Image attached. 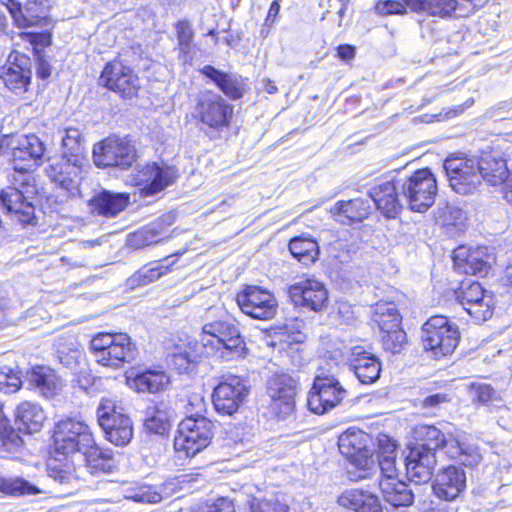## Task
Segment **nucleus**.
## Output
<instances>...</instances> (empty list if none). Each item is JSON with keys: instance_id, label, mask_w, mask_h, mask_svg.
<instances>
[{"instance_id": "obj_1", "label": "nucleus", "mask_w": 512, "mask_h": 512, "mask_svg": "<svg viewBox=\"0 0 512 512\" xmlns=\"http://www.w3.org/2000/svg\"><path fill=\"white\" fill-rule=\"evenodd\" d=\"M414 438L416 440L414 447H423L434 453L436 450L442 449L449 458L457 459L465 466L473 467L482 459L476 446L468 444L452 434L447 437L435 426H417L414 429Z\"/></svg>"}, {"instance_id": "obj_2", "label": "nucleus", "mask_w": 512, "mask_h": 512, "mask_svg": "<svg viewBox=\"0 0 512 512\" xmlns=\"http://www.w3.org/2000/svg\"><path fill=\"white\" fill-rule=\"evenodd\" d=\"M200 343L206 354H217L224 360L245 355L246 345L238 327L229 320L218 319L202 327Z\"/></svg>"}, {"instance_id": "obj_3", "label": "nucleus", "mask_w": 512, "mask_h": 512, "mask_svg": "<svg viewBox=\"0 0 512 512\" xmlns=\"http://www.w3.org/2000/svg\"><path fill=\"white\" fill-rule=\"evenodd\" d=\"M90 350L99 365L113 370L135 357V345L126 333H97L90 341Z\"/></svg>"}, {"instance_id": "obj_4", "label": "nucleus", "mask_w": 512, "mask_h": 512, "mask_svg": "<svg viewBox=\"0 0 512 512\" xmlns=\"http://www.w3.org/2000/svg\"><path fill=\"white\" fill-rule=\"evenodd\" d=\"M7 151L13 156V169L15 174L11 182L21 186L28 184L29 173L34 169L36 161L44 154V144L34 134H10L6 135Z\"/></svg>"}, {"instance_id": "obj_5", "label": "nucleus", "mask_w": 512, "mask_h": 512, "mask_svg": "<svg viewBox=\"0 0 512 512\" xmlns=\"http://www.w3.org/2000/svg\"><path fill=\"white\" fill-rule=\"evenodd\" d=\"M458 327L442 315L429 318L422 327V345L435 359L453 353L459 342Z\"/></svg>"}, {"instance_id": "obj_6", "label": "nucleus", "mask_w": 512, "mask_h": 512, "mask_svg": "<svg viewBox=\"0 0 512 512\" xmlns=\"http://www.w3.org/2000/svg\"><path fill=\"white\" fill-rule=\"evenodd\" d=\"M372 439L360 429L349 428L338 439L340 453L358 471L355 480L366 479L375 469V460L371 448Z\"/></svg>"}, {"instance_id": "obj_7", "label": "nucleus", "mask_w": 512, "mask_h": 512, "mask_svg": "<svg viewBox=\"0 0 512 512\" xmlns=\"http://www.w3.org/2000/svg\"><path fill=\"white\" fill-rule=\"evenodd\" d=\"M213 423L205 417H186L179 424L174 449L179 457H194L204 450L213 436Z\"/></svg>"}, {"instance_id": "obj_8", "label": "nucleus", "mask_w": 512, "mask_h": 512, "mask_svg": "<svg viewBox=\"0 0 512 512\" xmlns=\"http://www.w3.org/2000/svg\"><path fill=\"white\" fill-rule=\"evenodd\" d=\"M443 167L450 187L458 194H473L482 185L478 156H451L445 160Z\"/></svg>"}, {"instance_id": "obj_9", "label": "nucleus", "mask_w": 512, "mask_h": 512, "mask_svg": "<svg viewBox=\"0 0 512 512\" xmlns=\"http://www.w3.org/2000/svg\"><path fill=\"white\" fill-rule=\"evenodd\" d=\"M89 426L82 420L66 418L56 423L53 433V446L56 454L69 456L93 444Z\"/></svg>"}, {"instance_id": "obj_10", "label": "nucleus", "mask_w": 512, "mask_h": 512, "mask_svg": "<svg viewBox=\"0 0 512 512\" xmlns=\"http://www.w3.org/2000/svg\"><path fill=\"white\" fill-rule=\"evenodd\" d=\"M97 418L108 441L116 446H125L131 441L132 421L115 400L102 399L97 408Z\"/></svg>"}, {"instance_id": "obj_11", "label": "nucleus", "mask_w": 512, "mask_h": 512, "mask_svg": "<svg viewBox=\"0 0 512 512\" xmlns=\"http://www.w3.org/2000/svg\"><path fill=\"white\" fill-rule=\"evenodd\" d=\"M401 189L409 208L419 213L426 212L434 204L438 191L436 178L428 168L415 171L403 181Z\"/></svg>"}, {"instance_id": "obj_12", "label": "nucleus", "mask_w": 512, "mask_h": 512, "mask_svg": "<svg viewBox=\"0 0 512 512\" xmlns=\"http://www.w3.org/2000/svg\"><path fill=\"white\" fill-rule=\"evenodd\" d=\"M93 159L98 167L127 169L136 161L137 154L126 138L109 137L94 145Z\"/></svg>"}, {"instance_id": "obj_13", "label": "nucleus", "mask_w": 512, "mask_h": 512, "mask_svg": "<svg viewBox=\"0 0 512 512\" xmlns=\"http://www.w3.org/2000/svg\"><path fill=\"white\" fill-rule=\"evenodd\" d=\"M240 310L258 320H270L276 313L278 302L272 292L257 285H247L236 295Z\"/></svg>"}, {"instance_id": "obj_14", "label": "nucleus", "mask_w": 512, "mask_h": 512, "mask_svg": "<svg viewBox=\"0 0 512 512\" xmlns=\"http://www.w3.org/2000/svg\"><path fill=\"white\" fill-rule=\"evenodd\" d=\"M455 294L463 309L476 321H486L492 316L495 304L493 294L480 283L463 281Z\"/></svg>"}, {"instance_id": "obj_15", "label": "nucleus", "mask_w": 512, "mask_h": 512, "mask_svg": "<svg viewBox=\"0 0 512 512\" xmlns=\"http://www.w3.org/2000/svg\"><path fill=\"white\" fill-rule=\"evenodd\" d=\"M267 395L271 414L284 419L294 412L296 382L290 375H272L267 382Z\"/></svg>"}, {"instance_id": "obj_16", "label": "nucleus", "mask_w": 512, "mask_h": 512, "mask_svg": "<svg viewBox=\"0 0 512 512\" xmlns=\"http://www.w3.org/2000/svg\"><path fill=\"white\" fill-rule=\"evenodd\" d=\"M346 390L333 376H317L307 399L309 409L323 414L337 406L345 397Z\"/></svg>"}, {"instance_id": "obj_17", "label": "nucleus", "mask_w": 512, "mask_h": 512, "mask_svg": "<svg viewBox=\"0 0 512 512\" xmlns=\"http://www.w3.org/2000/svg\"><path fill=\"white\" fill-rule=\"evenodd\" d=\"M291 302L314 312L322 311L328 303L325 285L315 278H301L288 288Z\"/></svg>"}, {"instance_id": "obj_18", "label": "nucleus", "mask_w": 512, "mask_h": 512, "mask_svg": "<svg viewBox=\"0 0 512 512\" xmlns=\"http://www.w3.org/2000/svg\"><path fill=\"white\" fill-rule=\"evenodd\" d=\"M233 114V107L221 96L213 93L202 94L195 106V116L210 128L219 130L227 127Z\"/></svg>"}, {"instance_id": "obj_19", "label": "nucleus", "mask_w": 512, "mask_h": 512, "mask_svg": "<svg viewBox=\"0 0 512 512\" xmlns=\"http://www.w3.org/2000/svg\"><path fill=\"white\" fill-rule=\"evenodd\" d=\"M247 394L248 390L238 376H228L214 388L213 405L217 412L232 415L243 404Z\"/></svg>"}, {"instance_id": "obj_20", "label": "nucleus", "mask_w": 512, "mask_h": 512, "mask_svg": "<svg viewBox=\"0 0 512 512\" xmlns=\"http://www.w3.org/2000/svg\"><path fill=\"white\" fill-rule=\"evenodd\" d=\"M85 162V159L72 158L68 157L67 153L63 154L60 161L50 166L48 175L54 183L74 196L79 193Z\"/></svg>"}, {"instance_id": "obj_21", "label": "nucleus", "mask_w": 512, "mask_h": 512, "mask_svg": "<svg viewBox=\"0 0 512 512\" xmlns=\"http://www.w3.org/2000/svg\"><path fill=\"white\" fill-rule=\"evenodd\" d=\"M176 176L174 168L152 163L137 170L131 182L140 186L141 193L148 196L156 194L171 185Z\"/></svg>"}, {"instance_id": "obj_22", "label": "nucleus", "mask_w": 512, "mask_h": 512, "mask_svg": "<svg viewBox=\"0 0 512 512\" xmlns=\"http://www.w3.org/2000/svg\"><path fill=\"white\" fill-rule=\"evenodd\" d=\"M493 261L494 257L487 247L460 246L453 252L455 269L465 274L484 276L488 273Z\"/></svg>"}, {"instance_id": "obj_23", "label": "nucleus", "mask_w": 512, "mask_h": 512, "mask_svg": "<svg viewBox=\"0 0 512 512\" xmlns=\"http://www.w3.org/2000/svg\"><path fill=\"white\" fill-rule=\"evenodd\" d=\"M17 187H8L0 193V203L10 217L21 224H33L35 208L30 196Z\"/></svg>"}, {"instance_id": "obj_24", "label": "nucleus", "mask_w": 512, "mask_h": 512, "mask_svg": "<svg viewBox=\"0 0 512 512\" xmlns=\"http://www.w3.org/2000/svg\"><path fill=\"white\" fill-rule=\"evenodd\" d=\"M349 361L355 376L362 384H372L379 379L381 362L366 346H352Z\"/></svg>"}, {"instance_id": "obj_25", "label": "nucleus", "mask_w": 512, "mask_h": 512, "mask_svg": "<svg viewBox=\"0 0 512 512\" xmlns=\"http://www.w3.org/2000/svg\"><path fill=\"white\" fill-rule=\"evenodd\" d=\"M432 488L439 499L453 501L466 488V473L462 468L450 465L438 472Z\"/></svg>"}, {"instance_id": "obj_26", "label": "nucleus", "mask_w": 512, "mask_h": 512, "mask_svg": "<svg viewBox=\"0 0 512 512\" xmlns=\"http://www.w3.org/2000/svg\"><path fill=\"white\" fill-rule=\"evenodd\" d=\"M436 463L434 452L412 446L405 461L407 476L417 484L427 483L433 475Z\"/></svg>"}, {"instance_id": "obj_27", "label": "nucleus", "mask_w": 512, "mask_h": 512, "mask_svg": "<svg viewBox=\"0 0 512 512\" xmlns=\"http://www.w3.org/2000/svg\"><path fill=\"white\" fill-rule=\"evenodd\" d=\"M9 56V62L0 68V79L7 89L15 94H22L27 91L31 82V70L29 59L25 56Z\"/></svg>"}, {"instance_id": "obj_28", "label": "nucleus", "mask_w": 512, "mask_h": 512, "mask_svg": "<svg viewBox=\"0 0 512 512\" xmlns=\"http://www.w3.org/2000/svg\"><path fill=\"white\" fill-rule=\"evenodd\" d=\"M6 7L14 23L20 28L37 26L46 22L49 6L43 0H28L24 7L14 0H8Z\"/></svg>"}, {"instance_id": "obj_29", "label": "nucleus", "mask_w": 512, "mask_h": 512, "mask_svg": "<svg viewBox=\"0 0 512 512\" xmlns=\"http://www.w3.org/2000/svg\"><path fill=\"white\" fill-rule=\"evenodd\" d=\"M369 196L385 217L396 218L400 214L402 204L393 180L378 181L371 187Z\"/></svg>"}, {"instance_id": "obj_30", "label": "nucleus", "mask_w": 512, "mask_h": 512, "mask_svg": "<svg viewBox=\"0 0 512 512\" xmlns=\"http://www.w3.org/2000/svg\"><path fill=\"white\" fill-rule=\"evenodd\" d=\"M125 377L127 386L139 393H159L170 383L169 376L159 369L143 371L132 369L126 373Z\"/></svg>"}, {"instance_id": "obj_31", "label": "nucleus", "mask_w": 512, "mask_h": 512, "mask_svg": "<svg viewBox=\"0 0 512 512\" xmlns=\"http://www.w3.org/2000/svg\"><path fill=\"white\" fill-rule=\"evenodd\" d=\"M479 172L483 175V181L489 185L503 184L510 176L512 170L508 168L507 160L500 151H488L478 155Z\"/></svg>"}, {"instance_id": "obj_32", "label": "nucleus", "mask_w": 512, "mask_h": 512, "mask_svg": "<svg viewBox=\"0 0 512 512\" xmlns=\"http://www.w3.org/2000/svg\"><path fill=\"white\" fill-rule=\"evenodd\" d=\"M28 384L42 397L53 398L62 388L61 378L49 367L35 366L27 372Z\"/></svg>"}, {"instance_id": "obj_33", "label": "nucleus", "mask_w": 512, "mask_h": 512, "mask_svg": "<svg viewBox=\"0 0 512 512\" xmlns=\"http://www.w3.org/2000/svg\"><path fill=\"white\" fill-rule=\"evenodd\" d=\"M183 481L178 477L169 478L160 485H145L139 487L131 498L136 502L156 504L173 496L180 491Z\"/></svg>"}, {"instance_id": "obj_34", "label": "nucleus", "mask_w": 512, "mask_h": 512, "mask_svg": "<svg viewBox=\"0 0 512 512\" xmlns=\"http://www.w3.org/2000/svg\"><path fill=\"white\" fill-rule=\"evenodd\" d=\"M46 418L42 407L35 402L23 401L15 410V423L19 430L26 433L40 431Z\"/></svg>"}, {"instance_id": "obj_35", "label": "nucleus", "mask_w": 512, "mask_h": 512, "mask_svg": "<svg viewBox=\"0 0 512 512\" xmlns=\"http://www.w3.org/2000/svg\"><path fill=\"white\" fill-rule=\"evenodd\" d=\"M330 212L336 221L350 224L367 218L370 213V204L367 200L361 198L339 201L335 203Z\"/></svg>"}, {"instance_id": "obj_36", "label": "nucleus", "mask_w": 512, "mask_h": 512, "mask_svg": "<svg viewBox=\"0 0 512 512\" xmlns=\"http://www.w3.org/2000/svg\"><path fill=\"white\" fill-rule=\"evenodd\" d=\"M379 488L384 500L394 507H405L413 503L412 491L399 478H380Z\"/></svg>"}, {"instance_id": "obj_37", "label": "nucleus", "mask_w": 512, "mask_h": 512, "mask_svg": "<svg viewBox=\"0 0 512 512\" xmlns=\"http://www.w3.org/2000/svg\"><path fill=\"white\" fill-rule=\"evenodd\" d=\"M201 72L210 78L227 97L236 100L243 96L245 84L241 77L223 73L210 65L204 66Z\"/></svg>"}, {"instance_id": "obj_38", "label": "nucleus", "mask_w": 512, "mask_h": 512, "mask_svg": "<svg viewBox=\"0 0 512 512\" xmlns=\"http://www.w3.org/2000/svg\"><path fill=\"white\" fill-rule=\"evenodd\" d=\"M129 203V194L103 191L90 201L92 210L99 215L112 217L123 211Z\"/></svg>"}, {"instance_id": "obj_39", "label": "nucleus", "mask_w": 512, "mask_h": 512, "mask_svg": "<svg viewBox=\"0 0 512 512\" xmlns=\"http://www.w3.org/2000/svg\"><path fill=\"white\" fill-rule=\"evenodd\" d=\"M81 453L85 456L86 465L91 474L108 473L116 467L112 451L102 450L95 444L94 439L93 444L87 449H83Z\"/></svg>"}, {"instance_id": "obj_40", "label": "nucleus", "mask_w": 512, "mask_h": 512, "mask_svg": "<svg viewBox=\"0 0 512 512\" xmlns=\"http://www.w3.org/2000/svg\"><path fill=\"white\" fill-rule=\"evenodd\" d=\"M289 250L293 257L305 265L314 263L319 254L317 242L308 237H295L291 239Z\"/></svg>"}, {"instance_id": "obj_41", "label": "nucleus", "mask_w": 512, "mask_h": 512, "mask_svg": "<svg viewBox=\"0 0 512 512\" xmlns=\"http://www.w3.org/2000/svg\"><path fill=\"white\" fill-rule=\"evenodd\" d=\"M457 4V0H409V5L414 10L439 17L450 16Z\"/></svg>"}, {"instance_id": "obj_42", "label": "nucleus", "mask_w": 512, "mask_h": 512, "mask_svg": "<svg viewBox=\"0 0 512 512\" xmlns=\"http://www.w3.org/2000/svg\"><path fill=\"white\" fill-rule=\"evenodd\" d=\"M373 319L381 331L400 326L399 312L394 303H377L373 309Z\"/></svg>"}, {"instance_id": "obj_43", "label": "nucleus", "mask_w": 512, "mask_h": 512, "mask_svg": "<svg viewBox=\"0 0 512 512\" xmlns=\"http://www.w3.org/2000/svg\"><path fill=\"white\" fill-rule=\"evenodd\" d=\"M107 88L120 93L124 98H131L136 95L140 88V81L129 67L128 70L123 73L121 79L117 78L115 82H109Z\"/></svg>"}, {"instance_id": "obj_44", "label": "nucleus", "mask_w": 512, "mask_h": 512, "mask_svg": "<svg viewBox=\"0 0 512 512\" xmlns=\"http://www.w3.org/2000/svg\"><path fill=\"white\" fill-rule=\"evenodd\" d=\"M62 146L64 148V154H68V157L85 159L84 158V146L81 132L77 128L65 129L62 137Z\"/></svg>"}, {"instance_id": "obj_45", "label": "nucleus", "mask_w": 512, "mask_h": 512, "mask_svg": "<svg viewBox=\"0 0 512 512\" xmlns=\"http://www.w3.org/2000/svg\"><path fill=\"white\" fill-rule=\"evenodd\" d=\"M144 426L150 433L164 435L168 432L170 423L164 411L158 408H151L146 413Z\"/></svg>"}, {"instance_id": "obj_46", "label": "nucleus", "mask_w": 512, "mask_h": 512, "mask_svg": "<svg viewBox=\"0 0 512 512\" xmlns=\"http://www.w3.org/2000/svg\"><path fill=\"white\" fill-rule=\"evenodd\" d=\"M289 507L278 496L267 498H253L250 503V512H288Z\"/></svg>"}, {"instance_id": "obj_47", "label": "nucleus", "mask_w": 512, "mask_h": 512, "mask_svg": "<svg viewBox=\"0 0 512 512\" xmlns=\"http://www.w3.org/2000/svg\"><path fill=\"white\" fill-rule=\"evenodd\" d=\"M0 490L11 495H35L41 492L36 486L20 478L2 480Z\"/></svg>"}, {"instance_id": "obj_48", "label": "nucleus", "mask_w": 512, "mask_h": 512, "mask_svg": "<svg viewBox=\"0 0 512 512\" xmlns=\"http://www.w3.org/2000/svg\"><path fill=\"white\" fill-rule=\"evenodd\" d=\"M22 386V380L18 369L9 366L0 368V390L4 393H15Z\"/></svg>"}, {"instance_id": "obj_49", "label": "nucleus", "mask_w": 512, "mask_h": 512, "mask_svg": "<svg viewBox=\"0 0 512 512\" xmlns=\"http://www.w3.org/2000/svg\"><path fill=\"white\" fill-rule=\"evenodd\" d=\"M369 491L361 490V489H349L343 491L338 499V504L346 509L357 512L365 503V499H367Z\"/></svg>"}, {"instance_id": "obj_50", "label": "nucleus", "mask_w": 512, "mask_h": 512, "mask_svg": "<svg viewBox=\"0 0 512 512\" xmlns=\"http://www.w3.org/2000/svg\"><path fill=\"white\" fill-rule=\"evenodd\" d=\"M382 343L385 350L392 353H399L406 343V333L398 327L382 331Z\"/></svg>"}, {"instance_id": "obj_51", "label": "nucleus", "mask_w": 512, "mask_h": 512, "mask_svg": "<svg viewBox=\"0 0 512 512\" xmlns=\"http://www.w3.org/2000/svg\"><path fill=\"white\" fill-rule=\"evenodd\" d=\"M199 353L189 352L186 348H177V351L172 355V365L180 373L187 372L190 365L195 363Z\"/></svg>"}, {"instance_id": "obj_52", "label": "nucleus", "mask_w": 512, "mask_h": 512, "mask_svg": "<svg viewBox=\"0 0 512 512\" xmlns=\"http://www.w3.org/2000/svg\"><path fill=\"white\" fill-rule=\"evenodd\" d=\"M469 394L474 401L481 404L497 399L496 391L490 385L482 383H472L469 386Z\"/></svg>"}, {"instance_id": "obj_53", "label": "nucleus", "mask_w": 512, "mask_h": 512, "mask_svg": "<svg viewBox=\"0 0 512 512\" xmlns=\"http://www.w3.org/2000/svg\"><path fill=\"white\" fill-rule=\"evenodd\" d=\"M160 241L158 234L153 230H141L128 237V243L131 247L140 249L145 246L156 244Z\"/></svg>"}, {"instance_id": "obj_54", "label": "nucleus", "mask_w": 512, "mask_h": 512, "mask_svg": "<svg viewBox=\"0 0 512 512\" xmlns=\"http://www.w3.org/2000/svg\"><path fill=\"white\" fill-rule=\"evenodd\" d=\"M128 68V66L123 65L120 61L108 63L100 76L101 83L106 87L109 86V82H115L117 78L121 79L123 73L126 72Z\"/></svg>"}, {"instance_id": "obj_55", "label": "nucleus", "mask_w": 512, "mask_h": 512, "mask_svg": "<svg viewBox=\"0 0 512 512\" xmlns=\"http://www.w3.org/2000/svg\"><path fill=\"white\" fill-rule=\"evenodd\" d=\"M467 220L466 212L456 206H447V210L444 213V223L446 225H452L461 229L465 226Z\"/></svg>"}, {"instance_id": "obj_56", "label": "nucleus", "mask_w": 512, "mask_h": 512, "mask_svg": "<svg viewBox=\"0 0 512 512\" xmlns=\"http://www.w3.org/2000/svg\"><path fill=\"white\" fill-rule=\"evenodd\" d=\"M381 478H398L399 470L396 463V457L386 456L379 459Z\"/></svg>"}, {"instance_id": "obj_57", "label": "nucleus", "mask_w": 512, "mask_h": 512, "mask_svg": "<svg viewBox=\"0 0 512 512\" xmlns=\"http://www.w3.org/2000/svg\"><path fill=\"white\" fill-rule=\"evenodd\" d=\"M379 456L380 458H386V456L396 457L397 444L396 442L387 435H381L378 438Z\"/></svg>"}, {"instance_id": "obj_58", "label": "nucleus", "mask_w": 512, "mask_h": 512, "mask_svg": "<svg viewBox=\"0 0 512 512\" xmlns=\"http://www.w3.org/2000/svg\"><path fill=\"white\" fill-rule=\"evenodd\" d=\"M376 11L382 15L389 14H402L405 11V7L398 1L393 0H381L376 4Z\"/></svg>"}, {"instance_id": "obj_59", "label": "nucleus", "mask_w": 512, "mask_h": 512, "mask_svg": "<svg viewBox=\"0 0 512 512\" xmlns=\"http://www.w3.org/2000/svg\"><path fill=\"white\" fill-rule=\"evenodd\" d=\"M195 512H235V508L230 500L220 498L212 504L200 507Z\"/></svg>"}, {"instance_id": "obj_60", "label": "nucleus", "mask_w": 512, "mask_h": 512, "mask_svg": "<svg viewBox=\"0 0 512 512\" xmlns=\"http://www.w3.org/2000/svg\"><path fill=\"white\" fill-rule=\"evenodd\" d=\"M205 407L206 404L203 397L199 395L192 396L186 406V413L188 414L187 417H203L202 414L206 410Z\"/></svg>"}, {"instance_id": "obj_61", "label": "nucleus", "mask_w": 512, "mask_h": 512, "mask_svg": "<svg viewBox=\"0 0 512 512\" xmlns=\"http://www.w3.org/2000/svg\"><path fill=\"white\" fill-rule=\"evenodd\" d=\"M168 265L157 264L148 270L141 271L139 277L141 278L142 284H148L158 280L162 275L166 274Z\"/></svg>"}, {"instance_id": "obj_62", "label": "nucleus", "mask_w": 512, "mask_h": 512, "mask_svg": "<svg viewBox=\"0 0 512 512\" xmlns=\"http://www.w3.org/2000/svg\"><path fill=\"white\" fill-rule=\"evenodd\" d=\"M49 476L60 485H70L74 480V476L62 469H58L57 467L49 466Z\"/></svg>"}, {"instance_id": "obj_63", "label": "nucleus", "mask_w": 512, "mask_h": 512, "mask_svg": "<svg viewBox=\"0 0 512 512\" xmlns=\"http://www.w3.org/2000/svg\"><path fill=\"white\" fill-rule=\"evenodd\" d=\"M357 512H382V506L378 497L369 492L367 499H365V503L360 506Z\"/></svg>"}, {"instance_id": "obj_64", "label": "nucleus", "mask_w": 512, "mask_h": 512, "mask_svg": "<svg viewBox=\"0 0 512 512\" xmlns=\"http://www.w3.org/2000/svg\"><path fill=\"white\" fill-rule=\"evenodd\" d=\"M177 35H178V41L188 43L193 40V30L190 27V25L186 22H179L177 24Z\"/></svg>"}]
</instances>
